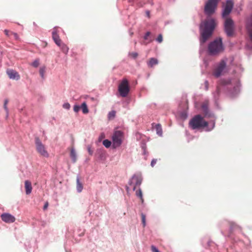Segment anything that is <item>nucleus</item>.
Instances as JSON below:
<instances>
[{
    "label": "nucleus",
    "instance_id": "1a4fd4ad",
    "mask_svg": "<svg viewBox=\"0 0 252 252\" xmlns=\"http://www.w3.org/2000/svg\"><path fill=\"white\" fill-rule=\"evenodd\" d=\"M225 31L229 36H232L234 32V23L233 21L230 19H226L224 23Z\"/></svg>",
    "mask_w": 252,
    "mask_h": 252
},
{
    "label": "nucleus",
    "instance_id": "58836bf2",
    "mask_svg": "<svg viewBox=\"0 0 252 252\" xmlns=\"http://www.w3.org/2000/svg\"><path fill=\"white\" fill-rule=\"evenodd\" d=\"M88 151L90 155H92L93 153V151L92 150L90 146H88L87 147Z\"/></svg>",
    "mask_w": 252,
    "mask_h": 252
},
{
    "label": "nucleus",
    "instance_id": "c85d7f7f",
    "mask_svg": "<svg viewBox=\"0 0 252 252\" xmlns=\"http://www.w3.org/2000/svg\"><path fill=\"white\" fill-rule=\"evenodd\" d=\"M45 72V67L43 66V67H40V68L39 69V73H40V75H41V77L43 78L44 77V74Z\"/></svg>",
    "mask_w": 252,
    "mask_h": 252
},
{
    "label": "nucleus",
    "instance_id": "6e6552de",
    "mask_svg": "<svg viewBox=\"0 0 252 252\" xmlns=\"http://www.w3.org/2000/svg\"><path fill=\"white\" fill-rule=\"evenodd\" d=\"M35 145L36 150L41 156L44 157H48L49 156V154L46 150L44 145L42 144L38 138H35Z\"/></svg>",
    "mask_w": 252,
    "mask_h": 252
},
{
    "label": "nucleus",
    "instance_id": "4be33fe9",
    "mask_svg": "<svg viewBox=\"0 0 252 252\" xmlns=\"http://www.w3.org/2000/svg\"><path fill=\"white\" fill-rule=\"evenodd\" d=\"M80 108L82 109V112L84 114H87L89 112V110L88 109L87 104L85 102H83L81 106L80 107Z\"/></svg>",
    "mask_w": 252,
    "mask_h": 252
},
{
    "label": "nucleus",
    "instance_id": "7c9ffc66",
    "mask_svg": "<svg viewBox=\"0 0 252 252\" xmlns=\"http://www.w3.org/2000/svg\"><path fill=\"white\" fill-rule=\"evenodd\" d=\"M4 33L5 34V35L8 37H10V36H11L12 35L11 34V32H12L11 31H10L9 30H5L4 31Z\"/></svg>",
    "mask_w": 252,
    "mask_h": 252
},
{
    "label": "nucleus",
    "instance_id": "6ab92c4d",
    "mask_svg": "<svg viewBox=\"0 0 252 252\" xmlns=\"http://www.w3.org/2000/svg\"><path fill=\"white\" fill-rule=\"evenodd\" d=\"M58 46L60 47L63 52L65 54H67L69 50V48L66 46V45L63 43H62L61 44H60V45H59Z\"/></svg>",
    "mask_w": 252,
    "mask_h": 252
},
{
    "label": "nucleus",
    "instance_id": "9d476101",
    "mask_svg": "<svg viewBox=\"0 0 252 252\" xmlns=\"http://www.w3.org/2000/svg\"><path fill=\"white\" fill-rule=\"evenodd\" d=\"M142 181V178L140 175H134L129 181V185L131 186L133 190H135L137 187L140 186Z\"/></svg>",
    "mask_w": 252,
    "mask_h": 252
},
{
    "label": "nucleus",
    "instance_id": "dca6fc26",
    "mask_svg": "<svg viewBox=\"0 0 252 252\" xmlns=\"http://www.w3.org/2000/svg\"><path fill=\"white\" fill-rule=\"evenodd\" d=\"M25 188L26 189V193L27 194H30L32 192V183L29 180H26L25 182Z\"/></svg>",
    "mask_w": 252,
    "mask_h": 252
},
{
    "label": "nucleus",
    "instance_id": "2eb2a0df",
    "mask_svg": "<svg viewBox=\"0 0 252 252\" xmlns=\"http://www.w3.org/2000/svg\"><path fill=\"white\" fill-rule=\"evenodd\" d=\"M52 38L58 46L60 45V44L62 43L56 31H54L52 32Z\"/></svg>",
    "mask_w": 252,
    "mask_h": 252
},
{
    "label": "nucleus",
    "instance_id": "393cba45",
    "mask_svg": "<svg viewBox=\"0 0 252 252\" xmlns=\"http://www.w3.org/2000/svg\"><path fill=\"white\" fill-rule=\"evenodd\" d=\"M116 113V111H114V110L109 112V113H108V119L109 120L113 119L115 117Z\"/></svg>",
    "mask_w": 252,
    "mask_h": 252
},
{
    "label": "nucleus",
    "instance_id": "49530a36",
    "mask_svg": "<svg viewBox=\"0 0 252 252\" xmlns=\"http://www.w3.org/2000/svg\"><path fill=\"white\" fill-rule=\"evenodd\" d=\"M146 14L147 16L149 18L150 17V12L149 11H146Z\"/></svg>",
    "mask_w": 252,
    "mask_h": 252
},
{
    "label": "nucleus",
    "instance_id": "c03bdc74",
    "mask_svg": "<svg viewBox=\"0 0 252 252\" xmlns=\"http://www.w3.org/2000/svg\"><path fill=\"white\" fill-rule=\"evenodd\" d=\"M216 92L217 94H219L220 92V88L219 86H217Z\"/></svg>",
    "mask_w": 252,
    "mask_h": 252
},
{
    "label": "nucleus",
    "instance_id": "412c9836",
    "mask_svg": "<svg viewBox=\"0 0 252 252\" xmlns=\"http://www.w3.org/2000/svg\"><path fill=\"white\" fill-rule=\"evenodd\" d=\"M208 105V101H205L203 102V103L202 104L201 108L205 114L207 113Z\"/></svg>",
    "mask_w": 252,
    "mask_h": 252
},
{
    "label": "nucleus",
    "instance_id": "c9c22d12",
    "mask_svg": "<svg viewBox=\"0 0 252 252\" xmlns=\"http://www.w3.org/2000/svg\"><path fill=\"white\" fill-rule=\"evenodd\" d=\"M157 41L159 43H161L162 41V35L161 34L158 35Z\"/></svg>",
    "mask_w": 252,
    "mask_h": 252
},
{
    "label": "nucleus",
    "instance_id": "f257e3e1",
    "mask_svg": "<svg viewBox=\"0 0 252 252\" xmlns=\"http://www.w3.org/2000/svg\"><path fill=\"white\" fill-rule=\"evenodd\" d=\"M216 23L212 18H208L200 24L201 44L204 43L212 35Z\"/></svg>",
    "mask_w": 252,
    "mask_h": 252
},
{
    "label": "nucleus",
    "instance_id": "f3484780",
    "mask_svg": "<svg viewBox=\"0 0 252 252\" xmlns=\"http://www.w3.org/2000/svg\"><path fill=\"white\" fill-rule=\"evenodd\" d=\"M158 63V61L157 59L152 58L150 59L149 62H148V65L149 67H152L155 65H156Z\"/></svg>",
    "mask_w": 252,
    "mask_h": 252
},
{
    "label": "nucleus",
    "instance_id": "9b49d317",
    "mask_svg": "<svg viewBox=\"0 0 252 252\" xmlns=\"http://www.w3.org/2000/svg\"><path fill=\"white\" fill-rule=\"evenodd\" d=\"M233 6V1L231 0H228L226 1V5L224 7L222 16L223 17L227 16L231 11Z\"/></svg>",
    "mask_w": 252,
    "mask_h": 252
},
{
    "label": "nucleus",
    "instance_id": "0eeeda50",
    "mask_svg": "<svg viewBox=\"0 0 252 252\" xmlns=\"http://www.w3.org/2000/svg\"><path fill=\"white\" fill-rule=\"evenodd\" d=\"M123 133L121 131L117 130L114 132L112 136L113 146L115 148L121 145L122 142Z\"/></svg>",
    "mask_w": 252,
    "mask_h": 252
},
{
    "label": "nucleus",
    "instance_id": "de8ad7c7",
    "mask_svg": "<svg viewBox=\"0 0 252 252\" xmlns=\"http://www.w3.org/2000/svg\"><path fill=\"white\" fill-rule=\"evenodd\" d=\"M104 137V135L103 134H101V135L100 136V137H99V139L100 140L101 138H103Z\"/></svg>",
    "mask_w": 252,
    "mask_h": 252
},
{
    "label": "nucleus",
    "instance_id": "f03ea898",
    "mask_svg": "<svg viewBox=\"0 0 252 252\" xmlns=\"http://www.w3.org/2000/svg\"><path fill=\"white\" fill-rule=\"evenodd\" d=\"M189 125L193 129H200L207 126L208 123L200 115H197L190 120Z\"/></svg>",
    "mask_w": 252,
    "mask_h": 252
},
{
    "label": "nucleus",
    "instance_id": "20e7f679",
    "mask_svg": "<svg viewBox=\"0 0 252 252\" xmlns=\"http://www.w3.org/2000/svg\"><path fill=\"white\" fill-rule=\"evenodd\" d=\"M129 90L128 81L126 78H124L118 86V91L120 95L123 97H126Z\"/></svg>",
    "mask_w": 252,
    "mask_h": 252
},
{
    "label": "nucleus",
    "instance_id": "5701e85b",
    "mask_svg": "<svg viewBox=\"0 0 252 252\" xmlns=\"http://www.w3.org/2000/svg\"><path fill=\"white\" fill-rule=\"evenodd\" d=\"M231 80L230 79H221L219 81L220 85H226L230 84Z\"/></svg>",
    "mask_w": 252,
    "mask_h": 252
},
{
    "label": "nucleus",
    "instance_id": "a19ab883",
    "mask_svg": "<svg viewBox=\"0 0 252 252\" xmlns=\"http://www.w3.org/2000/svg\"><path fill=\"white\" fill-rule=\"evenodd\" d=\"M157 162V160L156 159H153L151 161V165L152 167H154V165H155V164Z\"/></svg>",
    "mask_w": 252,
    "mask_h": 252
},
{
    "label": "nucleus",
    "instance_id": "bb28decb",
    "mask_svg": "<svg viewBox=\"0 0 252 252\" xmlns=\"http://www.w3.org/2000/svg\"><path fill=\"white\" fill-rule=\"evenodd\" d=\"M103 145L106 147V148H109L110 147L111 145V142L107 139H105L103 140Z\"/></svg>",
    "mask_w": 252,
    "mask_h": 252
},
{
    "label": "nucleus",
    "instance_id": "09e8293b",
    "mask_svg": "<svg viewBox=\"0 0 252 252\" xmlns=\"http://www.w3.org/2000/svg\"><path fill=\"white\" fill-rule=\"evenodd\" d=\"M128 187H127V188H126L127 191H128Z\"/></svg>",
    "mask_w": 252,
    "mask_h": 252
},
{
    "label": "nucleus",
    "instance_id": "cd10ccee",
    "mask_svg": "<svg viewBox=\"0 0 252 252\" xmlns=\"http://www.w3.org/2000/svg\"><path fill=\"white\" fill-rule=\"evenodd\" d=\"M141 219H142V223L143 224V227H144L146 226V216L143 213L141 214Z\"/></svg>",
    "mask_w": 252,
    "mask_h": 252
},
{
    "label": "nucleus",
    "instance_id": "ddd939ff",
    "mask_svg": "<svg viewBox=\"0 0 252 252\" xmlns=\"http://www.w3.org/2000/svg\"><path fill=\"white\" fill-rule=\"evenodd\" d=\"M6 73L10 79L18 80L20 79V75L18 73L13 69H7Z\"/></svg>",
    "mask_w": 252,
    "mask_h": 252
},
{
    "label": "nucleus",
    "instance_id": "a211bd4d",
    "mask_svg": "<svg viewBox=\"0 0 252 252\" xmlns=\"http://www.w3.org/2000/svg\"><path fill=\"white\" fill-rule=\"evenodd\" d=\"M155 128L156 129L157 134L161 136L162 134L161 126L160 124H156Z\"/></svg>",
    "mask_w": 252,
    "mask_h": 252
},
{
    "label": "nucleus",
    "instance_id": "4c0bfd02",
    "mask_svg": "<svg viewBox=\"0 0 252 252\" xmlns=\"http://www.w3.org/2000/svg\"><path fill=\"white\" fill-rule=\"evenodd\" d=\"M80 109V107L78 105H74L73 107V110L75 112H78Z\"/></svg>",
    "mask_w": 252,
    "mask_h": 252
},
{
    "label": "nucleus",
    "instance_id": "f704fd0d",
    "mask_svg": "<svg viewBox=\"0 0 252 252\" xmlns=\"http://www.w3.org/2000/svg\"><path fill=\"white\" fill-rule=\"evenodd\" d=\"M8 103V100L7 99H5L4 100V109H5V110L6 111V112L7 113H8V108L7 107V104Z\"/></svg>",
    "mask_w": 252,
    "mask_h": 252
},
{
    "label": "nucleus",
    "instance_id": "ea45409f",
    "mask_svg": "<svg viewBox=\"0 0 252 252\" xmlns=\"http://www.w3.org/2000/svg\"><path fill=\"white\" fill-rule=\"evenodd\" d=\"M150 34H151V32H147L146 33V34H145V36H144V39H145V40H147V39H148V36H149Z\"/></svg>",
    "mask_w": 252,
    "mask_h": 252
},
{
    "label": "nucleus",
    "instance_id": "e433bc0d",
    "mask_svg": "<svg viewBox=\"0 0 252 252\" xmlns=\"http://www.w3.org/2000/svg\"><path fill=\"white\" fill-rule=\"evenodd\" d=\"M151 250L152 252H160L158 250L154 245L151 246Z\"/></svg>",
    "mask_w": 252,
    "mask_h": 252
},
{
    "label": "nucleus",
    "instance_id": "423d86ee",
    "mask_svg": "<svg viewBox=\"0 0 252 252\" xmlns=\"http://www.w3.org/2000/svg\"><path fill=\"white\" fill-rule=\"evenodd\" d=\"M226 68V62L224 60H222L214 69L213 75L216 78L219 77L224 73Z\"/></svg>",
    "mask_w": 252,
    "mask_h": 252
},
{
    "label": "nucleus",
    "instance_id": "39448f33",
    "mask_svg": "<svg viewBox=\"0 0 252 252\" xmlns=\"http://www.w3.org/2000/svg\"><path fill=\"white\" fill-rule=\"evenodd\" d=\"M218 2L219 0H208L205 5V13L209 16L212 15L217 7Z\"/></svg>",
    "mask_w": 252,
    "mask_h": 252
},
{
    "label": "nucleus",
    "instance_id": "4468645a",
    "mask_svg": "<svg viewBox=\"0 0 252 252\" xmlns=\"http://www.w3.org/2000/svg\"><path fill=\"white\" fill-rule=\"evenodd\" d=\"M247 29L250 40L252 42V16L247 23Z\"/></svg>",
    "mask_w": 252,
    "mask_h": 252
},
{
    "label": "nucleus",
    "instance_id": "79ce46f5",
    "mask_svg": "<svg viewBox=\"0 0 252 252\" xmlns=\"http://www.w3.org/2000/svg\"><path fill=\"white\" fill-rule=\"evenodd\" d=\"M48 203L47 202H46L44 205L43 209L46 210L48 208Z\"/></svg>",
    "mask_w": 252,
    "mask_h": 252
},
{
    "label": "nucleus",
    "instance_id": "473e14b6",
    "mask_svg": "<svg viewBox=\"0 0 252 252\" xmlns=\"http://www.w3.org/2000/svg\"><path fill=\"white\" fill-rule=\"evenodd\" d=\"M63 108L64 109H70V105L69 104V103L67 102V103H65L63 104Z\"/></svg>",
    "mask_w": 252,
    "mask_h": 252
},
{
    "label": "nucleus",
    "instance_id": "2f4dec72",
    "mask_svg": "<svg viewBox=\"0 0 252 252\" xmlns=\"http://www.w3.org/2000/svg\"><path fill=\"white\" fill-rule=\"evenodd\" d=\"M11 34L13 36V37L15 40H18L19 39V35H18V34L17 33L12 32H11Z\"/></svg>",
    "mask_w": 252,
    "mask_h": 252
},
{
    "label": "nucleus",
    "instance_id": "7ed1b4c3",
    "mask_svg": "<svg viewBox=\"0 0 252 252\" xmlns=\"http://www.w3.org/2000/svg\"><path fill=\"white\" fill-rule=\"evenodd\" d=\"M224 50L221 38L215 39L208 45V52L211 55H216Z\"/></svg>",
    "mask_w": 252,
    "mask_h": 252
},
{
    "label": "nucleus",
    "instance_id": "b1692460",
    "mask_svg": "<svg viewBox=\"0 0 252 252\" xmlns=\"http://www.w3.org/2000/svg\"><path fill=\"white\" fill-rule=\"evenodd\" d=\"M70 157L72 159L73 162H75L76 160V155L75 150L72 149L70 151Z\"/></svg>",
    "mask_w": 252,
    "mask_h": 252
},
{
    "label": "nucleus",
    "instance_id": "c756f323",
    "mask_svg": "<svg viewBox=\"0 0 252 252\" xmlns=\"http://www.w3.org/2000/svg\"><path fill=\"white\" fill-rule=\"evenodd\" d=\"M39 64V59L35 60L32 63V65L34 67H37Z\"/></svg>",
    "mask_w": 252,
    "mask_h": 252
},
{
    "label": "nucleus",
    "instance_id": "a878e982",
    "mask_svg": "<svg viewBox=\"0 0 252 252\" xmlns=\"http://www.w3.org/2000/svg\"><path fill=\"white\" fill-rule=\"evenodd\" d=\"M136 195L137 197H139L141 200L142 202H143V199L142 197V193L141 189H139L138 190L136 191Z\"/></svg>",
    "mask_w": 252,
    "mask_h": 252
},
{
    "label": "nucleus",
    "instance_id": "aec40b11",
    "mask_svg": "<svg viewBox=\"0 0 252 252\" xmlns=\"http://www.w3.org/2000/svg\"><path fill=\"white\" fill-rule=\"evenodd\" d=\"M77 186L76 188L78 192H81L83 189V185L80 182L79 178L78 177L76 179Z\"/></svg>",
    "mask_w": 252,
    "mask_h": 252
},
{
    "label": "nucleus",
    "instance_id": "37998d69",
    "mask_svg": "<svg viewBox=\"0 0 252 252\" xmlns=\"http://www.w3.org/2000/svg\"><path fill=\"white\" fill-rule=\"evenodd\" d=\"M205 86H206V90L208 89V86H209V83L207 81H206L205 82Z\"/></svg>",
    "mask_w": 252,
    "mask_h": 252
},
{
    "label": "nucleus",
    "instance_id": "72a5a7b5",
    "mask_svg": "<svg viewBox=\"0 0 252 252\" xmlns=\"http://www.w3.org/2000/svg\"><path fill=\"white\" fill-rule=\"evenodd\" d=\"M129 56L133 58V59H135L138 56V54L136 52H132L129 53Z\"/></svg>",
    "mask_w": 252,
    "mask_h": 252
},
{
    "label": "nucleus",
    "instance_id": "a18cd8bd",
    "mask_svg": "<svg viewBox=\"0 0 252 252\" xmlns=\"http://www.w3.org/2000/svg\"><path fill=\"white\" fill-rule=\"evenodd\" d=\"M230 224H231V227L232 228H233V226L234 227L237 226V225L235 224H234V223H232V222H231Z\"/></svg>",
    "mask_w": 252,
    "mask_h": 252
},
{
    "label": "nucleus",
    "instance_id": "f8f14e48",
    "mask_svg": "<svg viewBox=\"0 0 252 252\" xmlns=\"http://www.w3.org/2000/svg\"><path fill=\"white\" fill-rule=\"evenodd\" d=\"M1 220L6 223H12L15 221V218L8 213H4L1 215Z\"/></svg>",
    "mask_w": 252,
    "mask_h": 252
}]
</instances>
